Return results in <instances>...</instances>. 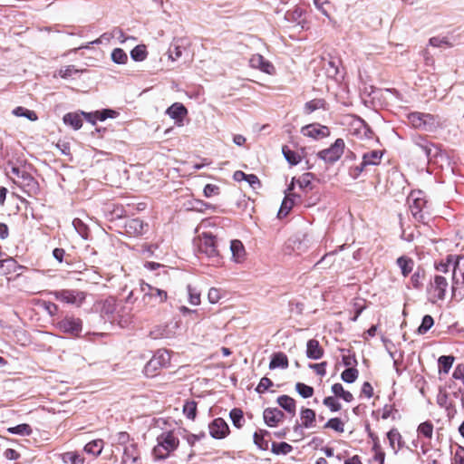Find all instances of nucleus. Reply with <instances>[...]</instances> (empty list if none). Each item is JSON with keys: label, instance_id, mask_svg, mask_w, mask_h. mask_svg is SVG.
Masks as SVG:
<instances>
[{"label": "nucleus", "instance_id": "f257e3e1", "mask_svg": "<svg viewBox=\"0 0 464 464\" xmlns=\"http://www.w3.org/2000/svg\"><path fill=\"white\" fill-rule=\"evenodd\" d=\"M179 444V435L175 430L163 431L157 437L153 454L156 459H165L178 448Z\"/></svg>", "mask_w": 464, "mask_h": 464}, {"label": "nucleus", "instance_id": "f03ea898", "mask_svg": "<svg viewBox=\"0 0 464 464\" xmlns=\"http://www.w3.org/2000/svg\"><path fill=\"white\" fill-rule=\"evenodd\" d=\"M407 119L411 127L424 131H434L440 126V119L430 113L414 111Z\"/></svg>", "mask_w": 464, "mask_h": 464}, {"label": "nucleus", "instance_id": "7ed1b4c3", "mask_svg": "<svg viewBox=\"0 0 464 464\" xmlns=\"http://www.w3.org/2000/svg\"><path fill=\"white\" fill-rule=\"evenodd\" d=\"M170 354L167 350H158L152 358L146 363L144 373L147 377H153L158 371L169 365Z\"/></svg>", "mask_w": 464, "mask_h": 464}, {"label": "nucleus", "instance_id": "20e7f679", "mask_svg": "<svg viewBox=\"0 0 464 464\" xmlns=\"http://www.w3.org/2000/svg\"><path fill=\"white\" fill-rule=\"evenodd\" d=\"M408 204L411 215L417 221H424V209L427 208V200L422 191H411L408 197Z\"/></svg>", "mask_w": 464, "mask_h": 464}, {"label": "nucleus", "instance_id": "39448f33", "mask_svg": "<svg viewBox=\"0 0 464 464\" xmlns=\"http://www.w3.org/2000/svg\"><path fill=\"white\" fill-rule=\"evenodd\" d=\"M141 291L144 293L142 302L145 306L153 307L158 304L164 303L168 298L166 291L154 287L146 283L141 284Z\"/></svg>", "mask_w": 464, "mask_h": 464}, {"label": "nucleus", "instance_id": "423d86ee", "mask_svg": "<svg viewBox=\"0 0 464 464\" xmlns=\"http://www.w3.org/2000/svg\"><path fill=\"white\" fill-rule=\"evenodd\" d=\"M198 251L209 258L218 256L216 237L209 233H202L196 240Z\"/></svg>", "mask_w": 464, "mask_h": 464}, {"label": "nucleus", "instance_id": "0eeeda50", "mask_svg": "<svg viewBox=\"0 0 464 464\" xmlns=\"http://www.w3.org/2000/svg\"><path fill=\"white\" fill-rule=\"evenodd\" d=\"M53 295L56 300L73 304L76 306H81L86 298V294L82 291L79 290H71V289H63L60 291H55Z\"/></svg>", "mask_w": 464, "mask_h": 464}, {"label": "nucleus", "instance_id": "6e6552de", "mask_svg": "<svg viewBox=\"0 0 464 464\" xmlns=\"http://www.w3.org/2000/svg\"><path fill=\"white\" fill-rule=\"evenodd\" d=\"M344 141L343 139H337L331 147L318 152V157L327 163L337 161L343 153Z\"/></svg>", "mask_w": 464, "mask_h": 464}, {"label": "nucleus", "instance_id": "1a4fd4ad", "mask_svg": "<svg viewBox=\"0 0 464 464\" xmlns=\"http://www.w3.org/2000/svg\"><path fill=\"white\" fill-rule=\"evenodd\" d=\"M57 328L64 334L79 336L82 330V322L74 316H65L57 323Z\"/></svg>", "mask_w": 464, "mask_h": 464}, {"label": "nucleus", "instance_id": "9d476101", "mask_svg": "<svg viewBox=\"0 0 464 464\" xmlns=\"http://www.w3.org/2000/svg\"><path fill=\"white\" fill-rule=\"evenodd\" d=\"M190 46V41L186 37L174 38L169 47L168 56L172 62L177 61L187 53Z\"/></svg>", "mask_w": 464, "mask_h": 464}, {"label": "nucleus", "instance_id": "9b49d317", "mask_svg": "<svg viewBox=\"0 0 464 464\" xmlns=\"http://www.w3.org/2000/svg\"><path fill=\"white\" fill-rule=\"evenodd\" d=\"M447 287V279L442 276H435L429 288V292L432 297L431 302L435 303L437 300H443Z\"/></svg>", "mask_w": 464, "mask_h": 464}, {"label": "nucleus", "instance_id": "f8f14e48", "mask_svg": "<svg viewBox=\"0 0 464 464\" xmlns=\"http://www.w3.org/2000/svg\"><path fill=\"white\" fill-rule=\"evenodd\" d=\"M413 142L415 146L425 154L428 160H431L433 158H437L440 155V148L424 137L418 136L413 140Z\"/></svg>", "mask_w": 464, "mask_h": 464}, {"label": "nucleus", "instance_id": "ddd939ff", "mask_svg": "<svg viewBox=\"0 0 464 464\" xmlns=\"http://www.w3.org/2000/svg\"><path fill=\"white\" fill-rule=\"evenodd\" d=\"M208 429L210 436L217 440L224 439L229 432L228 425L222 418L213 420Z\"/></svg>", "mask_w": 464, "mask_h": 464}, {"label": "nucleus", "instance_id": "4468645a", "mask_svg": "<svg viewBox=\"0 0 464 464\" xmlns=\"http://www.w3.org/2000/svg\"><path fill=\"white\" fill-rule=\"evenodd\" d=\"M148 224L140 218H132L125 223V232L130 237H139L148 230Z\"/></svg>", "mask_w": 464, "mask_h": 464}, {"label": "nucleus", "instance_id": "2eb2a0df", "mask_svg": "<svg viewBox=\"0 0 464 464\" xmlns=\"http://www.w3.org/2000/svg\"><path fill=\"white\" fill-rule=\"evenodd\" d=\"M121 464H142L137 444L131 442L123 449Z\"/></svg>", "mask_w": 464, "mask_h": 464}, {"label": "nucleus", "instance_id": "dca6fc26", "mask_svg": "<svg viewBox=\"0 0 464 464\" xmlns=\"http://www.w3.org/2000/svg\"><path fill=\"white\" fill-rule=\"evenodd\" d=\"M459 269V257L456 258L453 266L452 275V295L454 296L459 295L460 298L464 297V271H460L461 280L457 276V271Z\"/></svg>", "mask_w": 464, "mask_h": 464}, {"label": "nucleus", "instance_id": "f3484780", "mask_svg": "<svg viewBox=\"0 0 464 464\" xmlns=\"http://www.w3.org/2000/svg\"><path fill=\"white\" fill-rule=\"evenodd\" d=\"M301 132L304 136L314 139L324 138L329 136L328 127L320 124H309L302 128Z\"/></svg>", "mask_w": 464, "mask_h": 464}, {"label": "nucleus", "instance_id": "a211bd4d", "mask_svg": "<svg viewBox=\"0 0 464 464\" xmlns=\"http://www.w3.org/2000/svg\"><path fill=\"white\" fill-rule=\"evenodd\" d=\"M250 66L255 69H259L260 71L267 73L274 74L275 67L274 65L267 60H266L261 54H254L249 60Z\"/></svg>", "mask_w": 464, "mask_h": 464}, {"label": "nucleus", "instance_id": "6ab92c4d", "mask_svg": "<svg viewBox=\"0 0 464 464\" xmlns=\"http://www.w3.org/2000/svg\"><path fill=\"white\" fill-rule=\"evenodd\" d=\"M166 113L179 126L183 125V119L187 115V108L179 102L173 103L166 111Z\"/></svg>", "mask_w": 464, "mask_h": 464}, {"label": "nucleus", "instance_id": "aec40b11", "mask_svg": "<svg viewBox=\"0 0 464 464\" xmlns=\"http://www.w3.org/2000/svg\"><path fill=\"white\" fill-rule=\"evenodd\" d=\"M264 420L269 427H276L283 420L285 414L277 408H266L263 413Z\"/></svg>", "mask_w": 464, "mask_h": 464}, {"label": "nucleus", "instance_id": "412c9836", "mask_svg": "<svg viewBox=\"0 0 464 464\" xmlns=\"http://www.w3.org/2000/svg\"><path fill=\"white\" fill-rule=\"evenodd\" d=\"M116 311V303L113 299H107L102 305V314L109 316L111 321H118L121 326H124L129 323V319H118L114 313Z\"/></svg>", "mask_w": 464, "mask_h": 464}, {"label": "nucleus", "instance_id": "4be33fe9", "mask_svg": "<svg viewBox=\"0 0 464 464\" xmlns=\"http://www.w3.org/2000/svg\"><path fill=\"white\" fill-rule=\"evenodd\" d=\"M230 251L232 254V260L236 263H242L246 258V250L243 243L238 239L231 240Z\"/></svg>", "mask_w": 464, "mask_h": 464}, {"label": "nucleus", "instance_id": "5701e85b", "mask_svg": "<svg viewBox=\"0 0 464 464\" xmlns=\"http://www.w3.org/2000/svg\"><path fill=\"white\" fill-rule=\"evenodd\" d=\"M10 173L14 176V181L19 185H29L34 180L28 172L19 167H12Z\"/></svg>", "mask_w": 464, "mask_h": 464}, {"label": "nucleus", "instance_id": "b1692460", "mask_svg": "<svg viewBox=\"0 0 464 464\" xmlns=\"http://www.w3.org/2000/svg\"><path fill=\"white\" fill-rule=\"evenodd\" d=\"M324 350L320 346L319 342L315 339H311L306 344V356L313 360H318L323 356Z\"/></svg>", "mask_w": 464, "mask_h": 464}, {"label": "nucleus", "instance_id": "393cba45", "mask_svg": "<svg viewBox=\"0 0 464 464\" xmlns=\"http://www.w3.org/2000/svg\"><path fill=\"white\" fill-rule=\"evenodd\" d=\"M382 155V151L377 150L366 152L362 155V163L366 166V168L368 166L379 165Z\"/></svg>", "mask_w": 464, "mask_h": 464}, {"label": "nucleus", "instance_id": "a878e982", "mask_svg": "<svg viewBox=\"0 0 464 464\" xmlns=\"http://www.w3.org/2000/svg\"><path fill=\"white\" fill-rule=\"evenodd\" d=\"M280 407L288 413L295 415L296 411L295 401L288 395H281L276 400Z\"/></svg>", "mask_w": 464, "mask_h": 464}, {"label": "nucleus", "instance_id": "bb28decb", "mask_svg": "<svg viewBox=\"0 0 464 464\" xmlns=\"http://www.w3.org/2000/svg\"><path fill=\"white\" fill-rule=\"evenodd\" d=\"M288 367V359L287 356L283 353H274L270 363L269 368L270 369H276V368H287Z\"/></svg>", "mask_w": 464, "mask_h": 464}, {"label": "nucleus", "instance_id": "cd10ccee", "mask_svg": "<svg viewBox=\"0 0 464 464\" xmlns=\"http://www.w3.org/2000/svg\"><path fill=\"white\" fill-rule=\"evenodd\" d=\"M397 265L400 267L402 276L406 277L411 273L414 262L411 258L403 256L397 259Z\"/></svg>", "mask_w": 464, "mask_h": 464}, {"label": "nucleus", "instance_id": "c85d7f7f", "mask_svg": "<svg viewBox=\"0 0 464 464\" xmlns=\"http://www.w3.org/2000/svg\"><path fill=\"white\" fill-rule=\"evenodd\" d=\"M292 197H295V194H291L289 196H286L282 204H281V207L278 210V213H277V217L278 218H283L285 217H286L288 215V213L290 212V210L293 208L294 207V199L292 198Z\"/></svg>", "mask_w": 464, "mask_h": 464}, {"label": "nucleus", "instance_id": "c756f323", "mask_svg": "<svg viewBox=\"0 0 464 464\" xmlns=\"http://www.w3.org/2000/svg\"><path fill=\"white\" fill-rule=\"evenodd\" d=\"M103 445L104 442L102 440H94L85 445L84 450L88 454H92L94 457H97L102 453Z\"/></svg>", "mask_w": 464, "mask_h": 464}, {"label": "nucleus", "instance_id": "7c9ffc66", "mask_svg": "<svg viewBox=\"0 0 464 464\" xmlns=\"http://www.w3.org/2000/svg\"><path fill=\"white\" fill-rule=\"evenodd\" d=\"M326 102L324 99H314L312 101L307 102L304 104V111L306 114H310L316 110L325 109Z\"/></svg>", "mask_w": 464, "mask_h": 464}, {"label": "nucleus", "instance_id": "2f4dec72", "mask_svg": "<svg viewBox=\"0 0 464 464\" xmlns=\"http://www.w3.org/2000/svg\"><path fill=\"white\" fill-rule=\"evenodd\" d=\"M63 122L66 125L72 126L74 130H79L82 126V121L79 114L77 113H66L63 116Z\"/></svg>", "mask_w": 464, "mask_h": 464}, {"label": "nucleus", "instance_id": "473e14b6", "mask_svg": "<svg viewBox=\"0 0 464 464\" xmlns=\"http://www.w3.org/2000/svg\"><path fill=\"white\" fill-rule=\"evenodd\" d=\"M112 446H121L123 449L125 446H129L132 441H130V435L125 431H121L116 433L111 437Z\"/></svg>", "mask_w": 464, "mask_h": 464}, {"label": "nucleus", "instance_id": "72a5a7b5", "mask_svg": "<svg viewBox=\"0 0 464 464\" xmlns=\"http://www.w3.org/2000/svg\"><path fill=\"white\" fill-rule=\"evenodd\" d=\"M332 392L336 397H340L347 402H351L353 400V394L345 391L341 383H334L332 386Z\"/></svg>", "mask_w": 464, "mask_h": 464}, {"label": "nucleus", "instance_id": "f704fd0d", "mask_svg": "<svg viewBox=\"0 0 464 464\" xmlns=\"http://www.w3.org/2000/svg\"><path fill=\"white\" fill-rule=\"evenodd\" d=\"M301 419L303 420V426L305 428H311L314 426L315 420V412L311 409H302Z\"/></svg>", "mask_w": 464, "mask_h": 464}, {"label": "nucleus", "instance_id": "c9c22d12", "mask_svg": "<svg viewBox=\"0 0 464 464\" xmlns=\"http://www.w3.org/2000/svg\"><path fill=\"white\" fill-rule=\"evenodd\" d=\"M111 38H115L121 44H123L126 41V37L124 35L123 31L120 28H115L111 33L103 34L101 36L99 42L102 43L103 41H109Z\"/></svg>", "mask_w": 464, "mask_h": 464}, {"label": "nucleus", "instance_id": "e433bc0d", "mask_svg": "<svg viewBox=\"0 0 464 464\" xmlns=\"http://www.w3.org/2000/svg\"><path fill=\"white\" fill-rule=\"evenodd\" d=\"M454 360L455 358L452 355L440 356L438 360L440 372L448 373L452 367Z\"/></svg>", "mask_w": 464, "mask_h": 464}, {"label": "nucleus", "instance_id": "4c0bfd02", "mask_svg": "<svg viewBox=\"0 0 464 464\" xmlns=\"http://www.w3.org/2000/svg\"><path fill=\"white\" fill-rule=\"evenodd\" d=\"M229 416L236 428L240 429L243 426L245 420L242 410L234 408L230 411Z\"/></svg>", "mask_w": 464, "mask_h": 464}, {"label": "nucleus", "instance_id": "58836bf2", "mask_svg": "<svg viewBox=\"0 0 464 464\" xmlns=\"http://www.w3.org/2000/svg\"><path fill=\"white\" fill-rule=\"evenodd\" d=\"M282 152L285 159L291 165H297L301 160L300 155L297 152L290 150L287 146H283Z\"/></svg>", "mask_w": 464, "mask_h": 464}, {"label": "nucleus", "instance_id": "ea45409f", "mask_svg": "<svg viewBox=\"0 0 464 464\" xmlns=\"http://www.w3.org/2000/svg\"><path fill=\"white\" fill-rule=\"evenodd\" d=\"M7 431L11 434H16L20 436H28L32 433V428L29 424L22 423L14 427H10Z\"/></svg>", "mask_w": 464, "mask_h": 464}, {"label": "nucleus", "instance_id": "a19ab883", "mask_svg": "<svg viewBox=\"0 0 464 464\" xmlns=\"http://www.w3.org/2000/svg\"><path fill=\"white\" fill-rule=\"evenodd\" d=\"M183 413L188 419L194 420L197 416V402L195 401H186L183 405Z\"/></svg>", "mask_w": 464, "mask_h": 464}, {"label": "nucleus", "instance_id": "79ce46f5", "mask_svg": "<svg viewBox=\"0 0 464 464\" xmlns=\"http://www.w3.org/2000/svg\"><path fill=\"white\" fill-rule=\"evenodd\" d=\"M418 434L430 440L433 434V424L430 421L420 423L417 429Z\"/></svg>", "mask_w": 464, "mask_h": 464}, {"label": "nucleus", "instance_id": "37998d69", "mask_svg": "<svg viewBox=\"0 0 464 464\" xmlns=\"http://www.w3.org/2000/svg\"><path fill=\"white\" fill-rule=\"evenodd\" d=\"M293 448L290 444L286 442H273L272 443V452L278 455L284 454L286 455L292 451Z\"/></svg>", "mask_w": 464, "mask_h": 464}, {"label": "nucleus", "instance_id": "c03bdc74", "mask_svg": "<svg viewBox=\"0 0 464 464\" xmlns=\"http://www.w3.org/2000/svg\"><path fill=\"white\" fill-rule=\"evenodd\" d=\"M359 372L356 368L349 367L344 370L341 374V379L347 383H353L358 378Z\"/></svg>", "mask_w": 464, "mask_h": 464}, {"label": "nucleus", "instance_id": "a18cd8bd", "mask_svg": "<svg viewBox=\"0 0 464 464\" xmlns=\"http://www.w3.org/2000/svg\"><path fill=\"white\" fill-rule=\"evenodd\" d=\"M295 391L304 399L310 398L314 394V388L303 382L295 384Z\"/></svg>", "mask_w": 464, "mask_h": 464}, {"label": "nucleus", "instance_id": "49530a36", "mask_svg": "<svg viewBox=\"0 0 464 464\" xmlns=\"http://www.w3.org/2000/svg\"><path fill=\"white\" fill-rule=\"evenodd\" d=\"M324 428L343 433L344 431V423L339 418H332L324 424Z\"/></svg>", "mask_w": 464, "mask_h": 464}, {"label": "nucleus", "instance_id": "de8ad7c7", "mask_svg": "<svg viewBox=\"0 0 464 464\" xmlns=\"http://www.w3.org/2000/svg\"><path fill=\"white\" fill-rule=\"evenodd\" d=\"M130 56L134 61H143L147 57L145 45H137L130 52Z\"/></svg>", "mask_w": 464, "mask_h": 464}, {"label": "nucleus", "instance_id": "09e8293b", "mask_svg": "<svg viewBox=\"0 0 464 464\" xmlns=\"http://www.w3.org/2000/svg\"><path fill=\"white\" fill-rule=\"evenodd\" d=\"M434 324L433 318L426 314L423 316L420 325L418 328V334H426Z\"/></svg>", "mask_w": 464, "mask_h": 464}, {"label": "nucleus", "instance_id": "8fccbe9b", "mask_svg": "<svg viewBox=\"0 0 464 464\" xmlns=\"http://www.w3.org/2000/svg\"><path fill=\"white\" fill-rule=\"evenodd\" d=\"M111 60L118 64H124L128 60L127 53L121 48H115L111 53Z\"/></svg>", "mask_w": 464, "mask_h": 464}, {"label": "nucleus", "instance_id": "3c124183", "mask_svg": "<svg viewBox=\"0 0 464 464\" xmlns=\"http://www.w3.org/2000/svg\"><path fill=\"white\" fill-rule=\"evenodd\" d=\"M63 460L71 464H84V459L75 452H66L63 454Z\"/></svg>", "mask_w": 464, "mask_h": 464}, {"label": "nucleus", "instance_id": "603ef678", "mask_svg": "<svg viewBox=\"0 0 464 464\" xmlns=\"http://www.w3.org/2000/svg\"><path fill=\"white\" fill-rule=\"evenodd\" d=\"M323 403L334 412L339 411L342 408L341 403L333 396L325 397Z\"/></svg>", "mask_w": 464, "mask_h": 464}, {"label": "nucleus", "instance_id": "864d4df0", "mask_svg": "<svg viewBox=\"0 0 464 464\" xmlns=\"http://www.w3.org/2000/svg\"><path fill=\"white\" fill-rule=\"evenodd\" d=\"M81 72L80 70L76 69L74 65H67L64 67H62L58 74L61 78L68 79L69 77L72 76L73 74Z\"/></svg>", "mask_w": 464, "mask_h": 464}, {"label": "nucleus", "instance_id": "5fc2aeb1", "mask_svg": "<svg viewBox=\"0 0 464 464\" xmlns=\"http://www.w3.org/2000/svg\"><path fill=\"white\" fill-rule=\"evenodd\" d=\"M314 179V174L311 172L304 173L298 179L297 183L301 188H307L310 187L312 180Z\"/></svg>", "mask_w": 464, "mask_h": 464}, {"label": "nucleus", "instance_id": "6e6d98bb", "mask_svg": "<svg viewBox=\"0 0 464 464\" xmlns=\"http://www.w3.org/2000/svg\"><path fill=\"white\" fill-rule=\"evenodd\" d=\"M387 438L389 440V443H390L391 447L392 449H394L395 442H398V444L400 445V441L401 440V435L400 434V432L398 431L397 429H392L387 433Z\"/></svg>", "mask_w": 464, "mask_h": 464}, {"label": "nucleus", "instance_id": "4d7b16f0", "mask_svg": "<svg viewBox=\"0 0 464 464\" xmlns=\"http://www.w3.org/2000/svg\"><path fill=\"white\" fill-rule=\"evenodd\" d=\"M273 385V382L267 378V377H263L258 385L256 386V392L258 393H264L266 392L271 386Z\"/></svg>", "mask_w": 464, "mask_h": 464}, {"label": "nucleus", "instance_id": "13d9d810", "mask_svg": "<svg viewBox=\"0 0 464 464\" xmlns=\"http://www.w3.org/2000/svg\"><path fill=\"white\" fill-rule=\"evenodd\" d=\"M222 297L220 289L212 287L208 294V299L211 304H217Z\"/></svg>", "mask_w": 464, "mask_h": 464}, {"label": "nucleus", "instance_id": "bf43d9fd", "mask_svg": "<svg viewBox=\"0 0 464 464\" xmlns=\"http://www.w3.org/2000/svg\"><path fill=\"white\" fill-rule=\"evenodd\" d=\"M254 442L263 450H266L268 448V441L264 439V435L262 433L255 432Z\"/></svg>", "mask_w": 464, "mask_h": 464}, {"label": "nucleus", "instance_id": "052dcab7", "mask_svg": "<svg viewBox=\"0 0 464 464\" xmlns=\"http://www.w3.org/2000/svg\"><path fill=\"white\" fill-rule=\"evenodd\" d=\"M188 296H189V303L192 305H198L200 304V294L198 293L190 285H188Z\"/></svg>", "mask_w": 464, "mask_h": 464}, {"label": "nucleus", "instance_id": "680f3d73", "mask_svg": "<svg viewBox=\"0 0 464 464\" xmlns=\"http://www.w3.org/2000/svg\"><path fill=\"white\" fill-rule=\"evenodd\" d=\"M204 196L210 198L219 194V187L215 184H207L203 190Z\"/></svg>", "mask_w": 464, "mask_h": 464}, {"label": "nucleus", "instance_id": "e2e57ef3", "mask_svg": "<svg viewBox=\"0 0 464 464\" xmlns=\"http://www.w3.org/2000/svg\"><path fill=\"white\" fill-rule=\"evenodd\" d=\"M83 115L87 121H92L91 120L92 117H96V119H98L101 121H103L107 119V116L105 113V109L102 111H97L94 112H88V113L83 112Z\"/></svg>", "mask_w": 464, "mask_h": 464}, {"label": "nucleus", "instance_id": "0e129e2a", "mask_svg": "<svg viewBox=\"0 0 464 464\" xmlns=\"http://www.w3.org/2000/svg\"><path fill=\"white\" fill-rule=\"evenodd\" d=\"M245 181H246L253 189L261 188V182L257 176L255 174H247Z\"/></svg>", "mask_w": 464, "mask_h": 464}, {"label": "nucleus", "instance_id": "69168bd1", "mask_svg": "<svg viewBox=\"0 0 464 464\" xmlns=\"http://www.w3.org/2000/svg\"><path fill=\"white\" fill-rule=\"evenodd\" d=\"M458 256H449L447 257V262L446 263H440L436 268L440 271V272H443V273H447L449 271V267H450V263H454L456 258Z\"/></svg>", "mask_w": 464, "mask_h": 464}, {"label": "nucleus", "instance_id": "338daca9", "mask_svg": "<svg viewBox=\"0 0 464 464\" xmlns=\"http://www.w3.org/2000/svg\"><path fill=\"white\" fill-rule=\"evenodd\" d=\"M365 169L366 166L362 161L360 165L351 168L349 174L353 179H357Z\"/></svg>", "mask_w": 464, "mask_h": 464}, {"label": "nucleus", "instance_id": "774afa93", "mask_svg": "<svg viewBox=\"0 0 464 464\" xmlns=\"http://www.w3.org/2000/svg\"><path fill=\"white\" fill-rule=\"evenodd\" d=\"M452 464H464V448L459 446L455 452Z\"/></svg>", "mask_w": 464, "mask_h": 464}]
</instances>
